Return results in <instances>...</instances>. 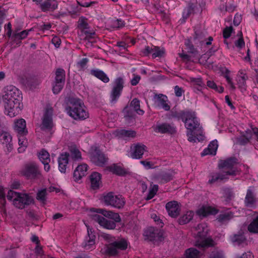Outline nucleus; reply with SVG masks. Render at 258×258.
<instances>
[{
  "instance_id": "f257e3e1",
  "label": "nucleus",
  "mask_w": 258,
  "mask_h": 258,
  "mask_svg": "<svg viewBox=\"0 0 258 258\" xmlns=\"http://www.w3.org/2000/svg\"><path fill=\"white\" fill-rule=\"evenodd\" d=\"M21 91L13 85L5 88V94L3 96L5 110L8 113H16L21 110L23 104Z\"/></svg>"
},
{
  "instance_id": "f03ea898",
  "label": "nucleus",
  "mask_w": 258,
  "mask_h": 258,
  "mask_svg": "<svg viewBox=\"0 0 258 258\" xmlns=\"http://www.w3.org/2000/svg\"><path fill=\"white\" fill-rule=\"evenodd\" d=\"M96 212L113 220L107 219L98 214L93 215V220L105 229H114L116 227V223H119L121 221V218L118 213L107 211L103 209H97Z\"/></svg>"
},
{
  "instance_id": "7ed1b4c3",
  "label": "nucleus",
  "mask_w": 258,
  "mask_h": 258,
  "mask_svg": "<svg viewBox=\"0 0 258 258\" xmlns=\"http://www.w3.org/2000/svg\"><path fill=\"white\" fill-rule=\"evenodd\" d=\"M173 116H177L184 123L187 129V136L190 142L195 143L200 141L195 135L196 131L200 126L199 119L196 116V114H172Z\"/></svg>"
},
{
  "instance_id": "20e7f679",
  "label": "nucleus",
  "mask_w": 258,
  "mask_h": 258,
  "mask_svg": "<svg viewBox=\"0 0 258 258\" xmlns=\"http://www.w3.org/2000/svg\"><path fill=\"white\" fill-rule=\"evenodd\" d=\"M7 199L13 201L14 205L17 208L23 209L26 206L33 203L34 200L28 194H23L10 190L7 195Z\"/></svg>"
},
{
  "instance_id": "39448f33",
  "label": "nucleus",
  "mask_w": 258,
  "mask_h": 258,
  "mask_svg": "<svg viewBox=\"0 0 258 258\" xmlns=\"http://www.w3.org/2000/svg\"><path fill=\"white\" fill-rule=\"evenodd\" d=\"M21 173L28 180H37L42 177L39 165L35 162L25 164L21 170Z\"/></svg>"
},
{
  "instance_id": "423d86ee",
  "label": "nucleus",
  "mask_w": 258,
  "mask_h": 258,
  "mask_svg": "<svg viewBox=\"0 0 258 258\" xmlns=\"http://www.w3.org/2000/svg\"><path fill=\"white\" fill-rule=\"evenodd\" d=\"M102 201L106 206H110L117 209H121L125 205V201L120 195H115L113 192L104 194Z\"/></svg>"
},
{
  "instance_id": "0eeeda50",
  "label": "nucleus",
  "mask_w": 258,
  "mask_h": 258,
  "mask_svg": "<svg viewBox=\"0 0 258 258\" xmlns=\"http://www.w3.org/2000/svg\"><path fill=\"white\" fill-rule=\"evenodd\" d=\"M83 101L78 98L69 97L66 100L65 107L67 113H86Z\"/></svg>"
},
{
  "instance_id": "6e6552de",
  "label": "nucleus",
  "mask_w": 258,
  "mask_h": 258,
  "mask_svg": "<svg viewBox=\"0 0 258 258\" xmlns=\"http://www.w3.org/2000/svg\"><path fill=\"white\" fill-rule=\"evenodd\" d=\"M66 81V72L61 68H58L55 73V78L52 83V91L53 94H58L63 89Z\"/></svg>"
},
{
  "instance_id": "1a4fd4ad",
  "label": "nucleus",
  "mask_w": 258,
  "mask_h": 258,
  "mask_svg": "<svg viewBox=\"0 0 258 258\" xmlns=\"http://www.w3.org/2000/svg\"><path fill=\"white\" fill-rule=\"evenodd\" d=\"M145 239L154 243L161 242L164 240L162 231L154 227L147 228L144 232Z\"/></svg>"
},
{
  "instance_id": "9d476101",
  "label": "nucleus",
  "mask_w": 258,
  "mask_h": 258,
  "mask_svg": "<svg viewBox=\"0 0 258 258\" xmlns=\"http://www.w3.org/2000/svg\"><path fill=\"white\" fill-rule=\"evenodd\" d=\"M124 84V80L122 77H117L114 81L110 95V100L111 103H115L121 96Z\"/></svg>"
},
{
  "instance_id": "9b49d317",
  "label": "nucleus",
  "mask_w": 258,
  "mask_h": 258,
  "mask_svg": "<svg viewBox=\"0 0 258 258\" xmlns=\"http://www.w3.org/2000/svg\"><path fill=\"white\" fill-rule=\"evenodd\" d=\"M90 158L93 163L100 167L104 166L108 161L107 157L97 147L91 151Z\"/></svg>"
},
{
  "instance_id": "f8f14e48",
  "label": "nucleus",
  "mask_w": 258,
  "mask_h": 258,
  "mask_svg": "<svg viewBox=\"0 0 258 258\" xmlns=\"http://www.w3.org/2000/svg\"><path fill=\"white\" fill-rule=\"evenodd\" d=\"M213 38L212 36L206 37L205 33L200 29H195L193 41L197 46H208L212 45Z\"/></svg>"
},
{
  "instance_id": "ddd939ff",
  "label": "nucleus",
  "mask_w": 258,
  "mask_h": 258,
  "mask_svg": "<svg viewBox=\"0 0 258 258\" xmlns=\"http://www.w3.org/2000/svg\"><path fill=\"white\" fill-rule=\"evenodd\" d=\"M235 163V158H229L221 161L219 164V168L223 169L222 172L226 174V177H228L229 175H235L236 170L234 169Z\"/></svg>"
},
{
  "instance_id": "4468645a",
  "label": "nucleus",
  "mask_w": 258,
  "mask_h": 258,
  "mask_svg": "<svg viewBox=\"0 0 258 258\" xmlns=\"http://www.w3.org/2000/svg\"><path fill=\"white\" fill-rule=\"evenodd\" d=\"M153 130L156 133L161 134L173 135L176 132V127L173 124L167 122H157L153 126Z\"/></svg>"
},
{
  "instance_id": "2eb2a0df",
  "label": "nucleus",
  "mask_w": 258,
  "mask_h": 258,
  "mask_svg": "<svg viewBox=\"0 0 258 258\" xmlns=\"http://www.w3.org/2000/svg\"><path fill=\"white\" fill-rule=\"evenodd\" d=\"M55 124L53 121L52 114H44L40 128L41 131L52 134Z\"/></svg>"
},
{
  "instance_id": "dca6fc26",
  "label": "nucleus",
  "mask_w": 258,
  "mask_h": 258,
  "mask_svg": "<svg viewBox=\"0 0 258 258\" xmlns=\"http://www.w3.org/2000/svg\"><path fill=\"white\" fill-rule=\"evenodd\" d=\"M147 147L141 143L134 144L131 147L130 157L134 159H140L143 157Z\"/></svg>"
},
{
  "instance_id": "f3484780",
  "label": "nucleus",
  "mask_w": 258,
  "mask_h": 258,
  "mask_svg": "<svg viewBox=\"0 0 258 258\" xmlns=\"http://www.w3.org/2000/svg\"><path fill=\"white\" fill-rule=\"evenodd\" d=\"M153 177L159 183L164 184L171 181L173 179V174L169 170H163L156 173Z\"/></svg>"
},
{
  "instance_id": "a211bd4d",
  "label": "nucleus",
  "mask_w": 258,
  "mask_h": 258,
  "mask_svg": "<svg viewBox=\"0 0 258 258\" xmlns=\"http://www.w3.org/2000/svg\"><path fill=\"white\" fill-rule=\"evenodd\" d=\"M88 235L85 237L82 243L83 247L87 250H92L95 248L96 235L92 229L87 228Z\"/></svg>"
},
{
  "instance_id": "6ab92c4d",
  "label": "nucleus",
  "mask_w": 258,
  "mask_h": 258,
  "mask_svg": "<svg viewBox=\"0 0 258 258\" xmlns=\"http://www.w3.org/2000/svg\"><path fill=\"white\" fill-rule=\"evenodd\" d=\"M154 99L159 108L162 109L165 111L170 110L171 107L166 95L163 94H155Z\"/></svg>"
},
{
  "instance_id": "aec40b11",
  "label": "nucleus",
  "mask_w": 258,
  "mask_h": 258,
  "mask_svg": "<svg viewBox=\"0 0 258 258\" xmlns=\"http://www.w3.org/2000/svg\"><path fill=\"white\" fill-rule=\"evenodd\" d=\"M42 12L44 13L53 12L57 9L58 4L56 0H45L39 5Z\"/></svg>"
},
{
  "instance_id": "412c9836",
  "label": "nucleus",
  "mask_w": 258,
  "mask_h": 258,
  "mask_svg": "<svg viewBox=\"0 0 258 258\" xmlns=\"http://www.w3.org/2000/svg\"><path fill=\"white\" fill-rule=\"evenodd\" d=\"M165 208L169 216L172 218H176L180 214V208L177 201H172L168 202Z\"/></svg>"
},
{
  "instance_id": "4be33fe9",
  "label": "nucleus",
  "mask_w": 258,
  "mask_h": 258,
  "mask_svg": "<svg viewBox=\"0 0 258 258\" xmlns=\"http://www.w3.org/2000/svg\"><path fill=\"white\" fill-rule=\"evenodd\" d=\"M133 111L136 113H138L139 111L145 113V111L141 109L140 100L136 98H134L123 109L122 113H132Z\"/></svg>"
},
{
  "instance_id": "5701e85b",
  "label": "nucleus",
  "mask_w": 258,
  "mask_h": 258,
  "mask_svg": "<svg viewBox=\"0 0 258 258\" xmlns=\"http://www.w3.org/2000/svg\"><path fill=\"white\" fill-rule=\"evenodd\" d=\"M31 31V29H30L19 32L18 29H15L13 32L12 41L17 45L20 46L22 43V40L25 39L28 36Z\"/></svg>"
},
{
  "instance_id": "b1692460",
  "label": "nucleus",
  "mask_w": 258,
  "mask_h": 258,
  "mask_svg": "<svg viewBox=\"0 0 258 258\" xmlns=\"http://www.w3.org/2000/svg\"><path fill=\"white\" fill-rule=\"evenodd\" d=\"M70 155L68 152L61 153L57 159L58 164V170L62 173L66 172L67 167L69 163V160Z\"/></svg>"
},
{
  "instance_id": "393cba45",
  "label": "nucleus",
  "mask_w": 258,
  "mask_h": 258,
  "mask_svg": "<svg viewBox=\"0 0 258 258\" xmlns=\"http://www.w3.org/2000/svg\"><path fill=\"white\" fill-rule=\"evenodd\" d=\"M248 79V76L244 73L242 70H240L238 72L236 77V82L238 88L241 92L246 91V81Z\"/></svg>"
},
{
  "instance_id": "a878e982",
  "label": "nucleus",
  "mask_w": 258,
  "mask_h": 258,
  "mask_svg": "<svg viewBox=\"0 0 258 258\" xmlns=\"http://www.w3.org/2000/svg\"><path fill=\"white\" fill-rule=\"evenodd\" d=\"M88 166L86 164L79 165L74 170L73 177L76 181H79L82 177L85 176L88 171Z\"/></svg>"
},
{
  "instance_id": "bb28decb",
  "label": "nucleus",
  "mask_w": 258,
  "mask_h": 258,
  "mask_svg": "<svg viewBox=\"0 0 258 258\" xmlns=\"http://www.w3.org/2000/svg\"><path fill=\"white\" fill-rule=\"evenodd\" d=\"M256 203V199L251 187H249L246 192L244 199L245 206L248 208H254Z\"/></svg>"
},
{
  "instance_id": "cd10ccee",
  "label": "nucleus",
  "mask_w": 258,
  "mask_h": 258,
  "mask_svg": "<svg viewBox=\"0 0 258 258\" xmlns=\"http://www.w3.org/2000/svg\"><path fill=\"white\" fill-rule=\"evenodd\" d=\"M218 147V141L217 140L211 141L208 147L204 149L201 155L202 157L208 155H215Z\"/></svg>"
},
{
  "instance_id": "c85d7f7f",
  "label": "nucleus",
  "mask_w": 258,
  "mask_h": 258,
  "mask_svg": "<svg viewBox=\"0 0 258 258\" xmlns=\"http://www.w3.org/2000/svg\"><path fill=\"white\" fill-rule=\"evenodd\" d=\"M218 147V141L217 140L211 141L208 147L204 149L201 155L202 157L208 155H215Z\"/></svg>"
},
{
  "instance_id": "c756f323",
  "label": "nucleus",
  "mask_w": 258,
  "mask_h": 258,
  "mask_svg": "<svg viewBox=\"0 0 258 258\" xmlns=\"http://www.w3.org/2000/svg\"><path fill=\"white\" fill-rule=\"evenodd\" d=\"M114 135L119 138L127 139L135 138L136 135V132L132 130L117 129L114 132Z\"/></svg>"
},
{
  "instance_id": "7c9ffc66",
  "label": "nucleus",
  "mask_w": 258,
  "mask_h": 258,
  "mask_svg": "<svg viewBox=\"0 0 258 258\" xmlns=\"http://www.w3.org/2000/svg\"><path fill=\"white\" fill-rule=\"evenodd\" d=\"M12 140V138L9 133L3 132L0 134V142L6 145L9 152H11L13 149Z\"/></svg>"
},
{
  "instance_id": "2f4dec72",
  "label": "nucleus",
  "mask_w": 258,
  "mask_h": 258,
  "mask_svg": "<svg viewBox=\"0 0 258 258\" xmlns=\"http://www.w3.org/2000/svg\"><path fill=\"white\" fill-rule=\"evenodd\" d=\"M195 5L192 3H189L186 7H185L182 12V17L179 20L181 24L184 23L186 20L189 18L191 14L195 11Z\"/></svg>"
},
{
  "instance_id": "473e14b6",
  "label": "nucleus",
  "mask_w": 258,
  "mask_h": 258,
  "mask_svg": "<svg viewBox=\"0 0 258 258\" xmlns=\"http://www.w3.org/2000/svg\"><path fill=\"white\" fill-rule=\"evenodd\" d=\"M209 178L208 183L212 184L217 182L227 179L228 177H226V174H224V173L221 172L212 173L210 174Z\"/></svg>"
},
{
  "instance_id": "72a5a7b5",
  "label": "nucleus",
  "mask_w": 258,
  "mask_h": 258,
  "mask_svg": "<svg viewBox=\"0 0 258 258\" xmlns=\"http://www.w3.org/2000/svg\"><path fill=\"white\" fill-rule=\"evenodd\" d=\"M90 74L103 83H107L109 82V78L107 75L102 70L98 69H92L90 71Z\"/></svg>"
},
{
  "instance_id": "f704fd0d",
  "label": "nucleus",
  "mask_w": 258,
  "mask_h": 258,
  "mask_svg": "<svg viewBox=\"0 0 258 258\" xmlns=\"http://www.w3.org/2000/svg\"><path fill=\"white\" fill-rule=\"evenodd\" d=\"M218 213V210L212 207H202L197 210V214L199 216L206 217L209 215H215Z\"/></svg>"
},
{
  "instance_id": "c9c22d12",
  "label": "nucleus",
  "mask_w": 258,
  "mask_h": 258,
  "mask_svg": "<svg viewBox=\"0 0 258 258\" xmlns=\"http://www.w3.org/2000/svg\"><path fill=\"white\" fill-rule=\"evenodd\" d=\"M14 130L17 132V134H28L25 120L21 118L15 121Z\"/></svg>"
},
{
  "instance_id": "e433bc0d",
  "label": "nucleus",
  "mask_w": 258,
  "mask_h": 258,
  "mask_svg": "<svg viewBox=\"0 0 258 258\" xmlns=\"http://www.w3.org/2000/svg\"><path fill=\"white\" fill-rule=\"evenodd\" d=\"M27 134H18V144L20 147L18 149L19 153H23L25 151L28 145V141L26 139Z\"/></svg>"
},
{
  "instance_id": "4c0bfd02",
  "label": "nucleus",
  "mask_w": 258,
  "mask_h": 258,
  "mask_svg": "<svg viewBox=\"0 0 258 258\" xmlns=\"http://www.w3.org/2000/svg\"><path fill=\"white\" fill-rule=\"evenodd\" d=\"M101 175L98 172H93L90 175V181L91 187L93 189H97L99 187L101 182Z\"/></svg>"
},
{
  "instance_id": "58836bf2",
  "label": "nucleus",
  "mask_w": 258,
  "mask_h": 258,
  "mask_svg": "<svg viewBox=\"0 0 258 258\" xmlns=\"http://www.w3.org/2000/svg\"><path fill=\"white\" fill-rule=\"evenodd\" d=\"M194 216V212L192 211H187L184 214L180 216L178 219V223L180 225H184L189 223Z\"/></svg>"
},
{
  "instance_id": "ea45409f",
  "label": "nucleus",
  "mask_w": 258,
  "mask_h": 258,
  "mask_svg": "<svg viewBox=\"0 0 258 258\" xmlns=\"http://www.w3.org/2000/svg\"><path fill=\"white\" fill-rule=\"evenodd\" d=\"M71 156L74 160H79L82 159V155L80 150L75 145H72L69 147Z\"/></svg>"
},
{
  "instance_id": "a19ab883",
  "label": "nucleus",
  "mask_w": 258,
  "mask_h": 258,
  "mask_svg": "<svg viewBox=\"0 0 258 258\" xmlns=\"http://www.w3.org/2000/svg\"><path fill=\"white\" fill-rule=\"evenodd\" d=\"M234 217V213L231 211L221 213L217 218V220L220 223L227 222Z\"/></svg>"
},
{
  "instance_id": "79ce46f5",
  "label": "nucleus",
  "mask_w": 258,
  "mask_h": 258,
  "mask_svg": "<svg viewBox=\"0 0 258 258\" xmlns=\"http://www.w3.org/2000/svg\"><path fill=\"white\" fill-rule=\"evenodd\" d=\"M185 258H199L200 251L195 248H187L184 252Z\"/></svg>"
},
{
  "instance_id": "37998d69",
  "label": "nucleus",
  "mask_w": 258,
  "mask_h": 258,
  "mask_svg": "<svg viewBox=\"0 0 258 258\" xmlns=\"http://www.w3.org/2000/svg\"><path fill=\"white\" fill-rule=\"evenodd\" d=\"M37 156L42 163L45 162H50L49 153L44 149H41L38 152Z\"/></svg>"
},
{
  "instance_id": "c03bdc74",
  "label": "nucleus",
  "mask_w": 258,
  "mask_h": 258,
  "mask_svg": "<svg viewBox=\"0 0 258 258\" xmlns=\"http://www.w3.org/2000/svg\"><path fill=\"white\" fill-rule=\"evenodd\" d=\"M118 250H124L127 248L128 242L126 239L121 238L112 242Z\"/></svg>"
},
{
  "instance_id": "a18cd8bd",
  "label": "nucleus",
  "mask_w": 258,
  "mask_h": 258,
  "mask_svg": "<svg viewBox=\"0 0 258 258\" xmlns=\"http://www.w3.org/2000/svg\"><path fill=\"white\" fill-rule=\"evenodd\" d=\"M108 169L114 174L118 175H123L125 174V170L116 164H113L108 167Z\"/></svg>"
},
{
  "instance_id": "49530a36",
  "label": "nucleus",
  "mask_w": 258,
  "mask_h": 258,
  "mask_svg": "<svg viewBox=\"0 0 258 258\" xmlns=\"http://www.w3.org/2000/svg\"><path fill=\"white\" fill-rule=\"evenodd\" d=\"M165 54V49L164 48H161L158 46H153L152 53V57L155 58L157 57L161 58L164 56Z\"/></svg>"
},
{
  "instance_id": "de8ad7c7",
  "label": "nucleus",
  "mask_w": 258,
  "mask_h": 258,
  "mask_svg": "<svg viewBox=\"0 0 258 258\" xmlns=\"http://www.w3.org/2000/svg\"><path fill=\"white\" fill-rule=\"evenodd\" d=\"M247 229L250 233H258V215L248 225Z\"/></svg>"
},
{
  "instance_id": "09e8293b",
  "label": "nucleus",
  "mask_w": 258,
  "mask_h": 258,
  "mask_svg": "<svg viewBox=\"0 0 258 258\" xmlns=\"http://www.w3.org/2000/svg\"><path fill=\"white\" fill-rule=\"evenodd\" d=\"M231 240L234 244L239 245L246 240V238L242 233L235 234L231 237Z\"/></svg>"
},
{
  "instance_id": "8fccbe9b",
  "label": "nucleus",
  "mask_w": 258,
  "mask_h": 258,
  "mask_svg": "<svg viewBox=\"0 0 258 258\" xmlns=\"http://www.w3.org/2000/svg\"><path fill=\"white\" fill-rule=\"evenodd\" d=\"M125 22L121 19H115L111 21V25L113 28L121 29L125 25Z\"/></svg>"
},
{
  "instance_id": "3c124183",
  "label": "nucleus",
  "mask_w": 258,
  "mask_h": 258,
  "mask_svg": "<svg viewBox=\"0 0 258 258\" xmlns=\"http://www.w3.org/2000/svg\"><path fill=\"white\" fill-rule=\"evenodd\" d=\"M159 186L157 184L151 185L146 200L149 201L153 199L156 195Z\"/></svg>"
},
{
  "instance_id": "603ef678",
  "label": "nucleus",
  "mask_w": 258,
  "mask_h": 258,
  "mask_svg": "<svg viewBox=\"0 0 258 258\" xmlns=\"http://www.w3.org/2000/svg\"><path fill=\"white\" fill-rule=\"evenodd\" d=\"M207 86L211 89L215 91L221 93L224 91V88L221 86H217V84L213 81L209 80L207 82Z\"/></svg>"
},
{
  "instance_id": "864d4df0",
  "label": "nucleus",
  "mask_w": 258,
  "mask_h": 258,
  "mask_svg": "<svg viewBox=\"0 0 258 258\" xmlns=\"http://www.w3.org/2000/svg\"><path fill=\"white\" fill-rule=\"evenodd\" d=\"M78 24V28L82 32L89 29V26L87 22V19L84 17H81L79 18Z\"/></svg>"
},
{
  "instance_id": "5fc2aeb1",
  "label": "nucleus",
  "mask_w": 258,
  "mask_h": 258,
  "mask_svg": "<svg viewBox=\"0 0 258 258\" xmlns=\"http://www.w3.org/2000/svg\"><path fill=\"white\" fill-rule=\"evenodd\" d=\"M47 190L46 188L42 189L38 191L36 195V199L42 203L45 204L46 201Z\"/></svg>"
},
{
  "instance_id": "6e6d98bb",
  "label": "nucleus",
  "mask_w": 258,
  "mask_h": 258,
  "mask_svg": "<svg viewBox=\"0 0 258 258\" xmlns=\"http://www.w3.org/2000/svg\"><path fill=\"white\" fill-rule=\"evenodd\" d=\"M115 245L112 242L110 243L106 249V252L110 256H115L118 253V249L114 246Z\"/></svg>"
},
{
  "instance_id": "4d7b16f0",
  "label": "nucleus",
  "mask_w": 258,
  "mask_h": 258,
  "mask_svg": "<svg viewBox=\"0 0 258 258\" xmlns=\"http://www.w3.org/2000/svg\"><path fill=\"white\" fill-rule=\"evenodd\" d=\"M6 203V195L4 188L0 186V209L2 210L5 209Z\"/></svg>"
},
{
  "instance_id": "13d9d810",
  "label": "nucleus",
  "mask_w": 258,
  "mask_h": 258,
  "mask_svg": "<svg viewBox=\"0 0 258 258\" xmlns=\"http://www.w3.org/2000/svg\"><path fill=\"white\" fill-rule=\"evenodd\" d=\"M72 118L77 120H83L89 117V114H68Z\"/></svg>"
},
{
  "instance_id": "bf43d9fd",
  "label": "nucleus",
  "mask_w": 258,
  "mask_h": 258,
  "mask_svg": "<svg viewBox=\"0 0 258 258\" xmlns=\"http://www.w3.org/2000/svg\"><path fill=\"white\" fill-rule=\"evenodd\" d=\"M230 71L228 69H226L225 74L224 75V78L226 79L228 84L229 85L231 89L234 90L236 89V87L233 83L232 79L229 76Z\"/></svg>"
},
{
  "instance_id": "052dcab7",
  "label": "nucleus",
  "mask_w": 258,
  "mask_h": 258,
  "mask_svg": "<svg viewBox=\"0 0 258 258\" xmlns=\"http://www.w3.org/2000/svg\"><path fill=\"white\" fill-rule=\"evenodd\" d=\"M213 241L211 238H207L202 240L199 244L201 247H208L213 245Z\"/></svg>"
},
{
  "instance_id": "680f3d73",
  "label": "nucleus",
  "mask_w": 258,
  "mask_h": 258,
  "mask_svg": "<svg viewBox=\"0 0 258 258\" xmlns=\"http://www.w3.org/2000/svg\"><path fill=\"white\" fill-rule=\"evenodd\" d=\"M233 31L232 26L226 27L223 31V37L225 39L229 38Z\"/></svg>"
},
{
  "instance_id": "e2e57ef3",
  "label": "nucleus",
  "mask_w": 258,
  "mask_h": 258,
  "mask_svg": "<svg viewBox=\"0 0 258 258\" xmlns=\"http://www.w3.org/2000/svg\"><path fill=\"white\" fill-rule=\"evenodd\" d=\"M151 218L153 219L156 224L158 225L159 227L161 228L163 227L164 225V223L159 216H157L156 214L153 213L151 215Z\"/></svg>"
},
{
  "instance_id": "0e129e2a",
  "label": "nucleus",
  "mask_w": 258,
  "mask_h": 258,
  "mask_svg": "<svg viewBox=\"0 0 258 258\" xmlns=\"http://www.w3.org/2000/svg\"><path fill=\"white\" fill-rule=\"evenodd\" d=\"M85 35V39L90 40V39L93 38L94 37V35H95V32L93 31H90L88 29H86L82 32Z\"/></svg>"
},
{
  "instance_id": "69168bd1",
  "label": "nucleus",
  "mask_w": 258,
  "mask_h": 258,
  "mask_svg": "<svg viewBox=\"0 0 258 258\" xmlns=\"http://www.w3.org/2000/svg\"><path fill=\"white\" fill-rule=\"evenodd\" d=\"M124 118L125 119V120L126 121V122L127 124H131L134 122L135 121V114H124Z\"/></svg>"
},
{
  "instance_id": "338daca9",
  "label": "nucleus",
  "mask_w": 258,
  "mask_h": 258,
  "mask_svg": "<svg viewBox=\"0 0 258 258\" xmlns=\"http://www.w3.org/2000/svg\"><path fill=\"white\" fill-rule=\"evenodd\" d=\"M141 79V78L139 75L134 74L133 75V78L131 80V85L134 86H136L139 83Z\"/></svg>"
},
{
  "instance_id": "774afa93",
  "label": "nucleus",
  "mask_w": 258,
  "mask_h": 258,
  "mask_svg": "<svg viewBox=\"0 0 258 258\" xmlns=\"http://www.w3.org/2000/svg\"><path fill=\"white\" fill-rule=\"evenodd\" d=\"M175 95L176 97H181L184 93L182 88L179 86H175L174 88Z\"/></svg>"
}]
</instances>
